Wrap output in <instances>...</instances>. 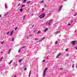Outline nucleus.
<instances>
[{"mask_svg": "<svg viewBox=\"0 0 77 77\" xmlns=\"http://www.w3.org/2000/svg\"><path fill=\"white\" fill-rule=\"evenodd\" d=\"M48 56H47V59H48Z\"/></svg>", "mask_w": 77, "mask_h": 77, "instance_id": "46", "label": "nucleus"}, {"mask_svg": "<svg viewBox=\"0 0 77 77\" xmlns=\"http://www.w3.org/2000/svg\"><path fill=\"white\" fill-rule=\"evenodd\" d=\"M69 56V54H67L66 55V57H68Z\"/></svg>", "mask_w": 77, "mask_h": 77, "instance_id": "37", "label": "nucleus"}, {"mask_svg": "<svg viewBox=\"0 0 77 77\" xmlns=\"http://www.w3.org/2000/svg\"><path fill=\"white\" fill-rule=\"evenodd\" d=\"M3 59V57H2L0 60V61H2V60Z\"/></svg>", "mask_w": 77, "mask_h": 77, "instance_id": "20", "label": "nucleus"}, {"mask_svg": "<svg viewBox=\"0 0 77 77\" xmlns=\"http://www.w3.org/2000/svg\"><path fill=\"white\" fill-rule=\"evenodd\" d=\"M26 39H28V38H26Z\"/></svg>", "mask_w": 77, "mask_h": 77, "instance_id": "56", "label": "nucleus"}, {"mask_svg": "<svg viewBox=\"0 0 77 77\" xmlns=\"http://www.w3.org/2000/svg\"><path fill=\"white\" fill-rule=\"evenodd\" d=\"M75 49H76V50H77V47L75 48Z\"/></svg>", "mask_w": 77, "mask_h": 77, "instance_id": "50", "label": "nucleus"}, {"mask_svg": "<svg viewBox=\"0 0 77 77\" xmlns=\"http://www.w3.org/2000/svg\"><path fill=\"white\" fill-rule=\"evenodd\" d=\"M37 40H39V38H35V41H37Z\"/></svg>", "mask_w": 77, "mask_h": 77, "instance_id": "18", "label": "nucleus"}, {"mask_svg": "<svg viewBox=\"0 0 77 77\" xmlns=\"http://www.w3.org/2000/svg\"><path fill=\"white\" fill-rule=\"evenodd\" d=\"M8 13H6L4 15L5 16H7V15H8Z\"/></svg>", "mask_w": 77, "mask_h": 77, "instance_id": "17", "label": "nucleus"}, {"mask_svg": "<svg viewBox=\"0 0 77 77\" xmlns=\"http://www.w3.org/2000/svg\"><path fill=\"white\" fill-rule=\"evenodd\" d=\"M76 31H77V30H75V31L74 32L75 33H76Z\"/></svg>", "mask_w": 77, "mask_h": 77, "instance_id": "44", "label": "nucleus"}, {"mask_svg": "<svg viewBox=\"0 0 77 77\" xmlns=\"http://www.w3.org/2000/svg\"><path fill=\"white\" fill-rule=\"evenodd\" d=\"M45 16V15L44 14V13H43L42 15H41L39 17L40 19H42V18H43Z\"/></svg>", "mask_w": 77, "mask_h": 77, "instance_id": "2", "label": "nucleus"}, {"mask_svg": "<svg viewBox=\"0 0 77 77\" xmlns=\"http://www.w3.org/2000/svg\"><path fill=\"white\" fill-rule=\"evenodd\" d=\"M14 32V30H13L11 32V34H10V35H12V34H13V33Z\"/></svg>", "mask_w": 77, "mask_h": 77, "instance_id": "7", "label": "nucleus"}, {"mask_svg": "<svg viewBox=\"0 0 77 77\" xmlns=\"http://www.w3.org/2000/svg\"><path fill=\"white\" fill-rule=\"evenodd\" d=\"M24 71H26V70H27V68H25L24 69Z\"/></svg>", "mask_w": 77, "mask_h": 77, "instance_id": "24", "label": "nucleus"}, {"mask_svg": "<svg viewBox=\"0 0 77 77\" xmlns=\"http://www.w3.org/2000/svg\"><path fill=\"white\" fill-rule=\"evenodd\" d=\"M34 26V25H32V27H33Z\"/></svg>", "mask_w": 77, "mask_h": 77, "instance_id": "52", "label": "nucleus"}, {"mask_svg": "<svg viewBox=\"0 0 77 77\" xmlns=\"http://www.w3.org/2000/svg\"><path fill=\"white\" fill-rule=\"evenodd\" d=\"M12 62H13V60H11L10 61V62H11V63H12Z\"/></svg>", "mask_w": 77, "mask_h": 77, "instance_id": "40", "label": "nucleus"}, {"mask_svg": "<svg viewBox=\"0 0 77 77\" xmlns=\"http://www.w3.org/2000/svg\"><path fill=\"white\" fill-rule=\"evenodd\" d=\"M64 1H66V0H64Z\"/></svg>", "mask_w": 77, "mask_h": 77, "instance_id": "54", "label": "nucleus"}, {"mask_svg": "<svg viewBox=\"0 0 77 77\" xmlns=\"http://www.w3.org/2000/svg\"><path fill=\"white\" fill-rule=\"evenodd\" d=\"M41 33V32L40 31H39L37 32V34H39V33Z\"/></svg>", "mask_w": 77, "mask_h": 77, "instance_id": "19", "label": "nucleus"}, {"mask_svg": "<svg viewBox=\"0 0 77 77\" xmlns=\"http://www.w3.org/2000/svg\"><path fill=\"white\" fill-rule=\"evenodd\" d=\"M11 63L10 62H9V65H10V64H11Z\"/></svg>", "mask_w": 77, "mask_h": 77, "instance_id": "43", "label": "nucleus"}, {"mask_svg": "<svg viewBox=\"0 0 77 77\" xmlns=\"http://www.w3.org/2000/svg\"><path fill=\"white\" fill-rule=\"evenodd\" d=\"M14 40V38H12V41H13Z\"/></svg>", "mask_w": 77, "mask_h": 77, "instance_id": "33", "label": "nucleus"}, {"mask_svg": "<svg viewBox=\"0 0 77 77\" xmlns=\"http://www.w3.org/2000/svg\"><path fill=\"white\" fill-rule=\"evenodd\" d=\"M75 41H73L71 42V43H72L73 45H75Z\"/></svg>", "mask_w": 77, "mask_h": 77, "instance_id": "6", "label": "nucleus"}, {"mask_svg": "<svg viewBox=\"0 0 77 77\" xmlns=\"http://www.w3.org/2000/svg\"><path fill=\"white\" fill-rule=\"evenodd\" d=\"M2 17V16L1 15H0V18L1 17Z\"/></svg>", "mask_w": 77, "mask_h": 77, "instance_id": "47", "label": "nucleus"}, {"mask_svg": "<svg viewBox=\"0 0 77 77\" xmlns=\"http://www.w3.org/2000/svg\"><path fill=\"white\" fill-rule=\"evenodd\" d=\"M20 12H22L23 11V8H21L20 10Z\"/></svg>", "mask_w": 77, "mask_h": 77, "instance_id": "11", "label": "nucleus"}, {"mask_svg": "<svg viewBox=\"0 0 77 77\" xmlns=\"http://www.w3.org/2000/svg\"><path fill=\"white\" fill-rule=\"evenodd\" d=\"M50 13H49V14H50Z\"/></svg>", "mask_w": 77, "mask_h": 77, "instance_id": "59", "label": "nucleus"}, {"mask_svg": "<svg viewBox=\"0 0 77 77\" xmlns=\"http://www.w3.org/2000/svg\"><path fill=\"white\" fill-rule=\"evenodd\" d=\"M42 11H44V8H42Z\"/></svg>", "mask_w": 77, "mask_h": 77, "instance_id": "38", "label": "nucleus"}, {"mask_svg": "<svg viewBox=\"0 0 77 77\" xmlns=\"http://www.w3.org/2000/svg\"><path fill=\"white\" fill-rule=\"evenodd\" d=\"M31 74V72L30 71L29 73V77L30 76V74Z\"/></svg>", "mask_w": 77, "mask_h": 77, "instance_id": "31", "label": "nucleus"}, {"mask_svg": "<svg viewBox=\"0 0 77 77\" xmlns=\"http://www.w3.org/2000/svg\"><path fill=\"white\" fill-rule=\"evenodd\" d=\"M20 51H21V49H20L18 51V52L19 53H20Z\"/></svg>", "mask_w": 77, "mask_h": 77, "instance_id": "15", "label": "nucleus"}, {"mask_svg": "<svg viewBox=\"0 0 77 77\" xmlns=\"http://www.w3.org/2000/svg\"><path fill=\"white\" fill-rule=\"evenodd\" d=\"M17 29H18V28H17V27H16L14 29L15 30H17Z\"/></svg>", "mask_w": 77, "mask_h": 77, "instance_id": "26", "label": "nucleus"}, {"mask_svg": "<svg viewBox=\"0 0 77 77\" xmlns=\"http://www.w3.org/2000/svg\"><path fill=\"white\" fill-rule=\"evenodd\" d=\"M47 30H48V28H46L45 29V32H46L47 31Z\"/></svg>", "mask_w": 77, "mask_h": 77, "instance_id": "8", "label": "nucleus"}, {"mask_svg": "<svg viewBox=\"0 0 77 77\" xmlns=\"http://www.w3.org/2000/svg\"><path fill=\"white\" fill-rule=\"evenodd\" d=\"M53 20V19H51L50 20H48L49 21V22H50L51 21H52Z\"/></svg>", "mask_w": 77, "mask_h": 77, "instance_id": "25", "label": "nucleus"}, {"mask_svg": "<svg viewBox=\"0 0 77 77\" xmlns=\"http://www.w3.org/2000/svg\"><path fill=\"white\" fill-rule=\"evenodd\" d=\"M27 2V0H24L23 1V3H26Z\"/></svg>", "mask_w": 77, "mask_h": 77, "instance_id": "12", "label": "nucleus"}, {"mask_svg": "<svg viewBox=\"0 0 77 77\" xmlns=\"http://www.w3.org/2000/svg\"><path fill=\"white\" fill-rule=\"evenodd\" d=\"M45 60H43V61H42V62H45Z\"/></svg>", "mask_w": 77, "mask_h": 77, "instance_id": "34", "label": "nucleus"}, {"mask_svg": "<svg viewBox=\"0 0 77 77\" xmlns=\"http://www.w3.org/2000/svg\"><path fill=\"white\" fill-rule=\"evenodd\" d=\"M1 53H3V51H1Z\"/></svg>", "mask_w": 77, "mask_h": 77, "instance_id": "53", "label": "nucleus"}, {"mask_svg": "<svg viewBox=\"0 0 77 77\" xmlns=\"http://www.w3.org/2000/svg\"><path fill=\"white\" fill-rule=\"evenodd\" d=\"M32 16H33V15H32Z\"/></svg>", "mask_w": 77, "mask_h": 77, "instance_id": "58", "label": "nucleus"}, {"mask_svg": "<svg viewBox=\"0 0 77 77\" xmlns=\"http://www.w3.org/2000/svg\"><path fill=\"white\" fill-rule=\"evenodd\" d=\"M44 6H45V7H46V8L47 7V5H45Z\"/></svg>", "mask_w": 77, "mask_h": 77, "instance_id": "35", "label": "nucleus"}, {"mask_svg": "<svg viewBox=\"0 0 77 77\" xmlns=\"http://www.w3.org/2000/svg\"><path fill=\"white\" fill-rule=\"evenodd\" d=\"M77 15V14H75L74 15V16H76Z\"/></svg>", "mask_w": 77, "mask_h": 77, "instance_id": "45", "label": "nucleus"}, {"mask_svg": "<svg viewBox=\"0 0 77 77\" xmlns=\"http://www.w3.org/2000/svg\"><path fill=\"white\" fill-rule=\"evenodd\" d=\"M74 66L73 65H72V68H74Z\"/></svg>", "mask_w": 77, "mask_h": 77, "instance_id": "42", "label": "nucleus"}, {"mask_svg": "<svg viewBox=\"0 0 77 77\" xmlns=\"http://www.w3.org/2000/svg\"><path fill=\"white\" fill-rule=\"evenodd\" d=\"M1 44H4V42H1Z\"/></svg>", "mask_w": 77, "mask_h": 77, "instance_id": "32", "label": "nucleus"}, {"mask_svg": "<svg viewBox=\"0 0 77 77\" xmlns=\"http://www.w3.org/2000/svg\"><path fill=\"white\" fill-rule=\"evenodd\" d=\"M57 43H58V41H56L55 42V44H57Z\"/></svg>", "mask_w": 77, "mask_h": 77, "instance_id": "16", "label": "nucleus"}, {"mask_svg": "<svg viewBox=\"0 0 77 77\" xmlns=\"http://www.w3.org/2000/svg\"><path fill=\"white\" fill-rule=\"evenodd\" d=\"M63 6V5H61L60 6V8L58 10L59 12H60V10H61L62 9V8Z\"/></svg>", "mask_w": 77, "mask_h": 77, "instance_id": "4", "label": "nucleus"}, {"mask_svg": "<svg viewBox=\"0 0 77 77\" xmlns=\"http://www.w3.org/2000/svg\"><path fill=\"white\" fill-rule=\"evenodd\" d=\"M21 60H19V62H21Z\"/></svg>", "mask_w": 77, "mask_h": 77, "instance_id": "27", "label": "nucleus"}, {"mask_svg": "<svg viewBox=\"0 0 77 77\" xmlns=\"http://www.w3.org/2000/svg\"><path fill=\"white\" fill-rule=\"evenodd\" d=\"M68 26H70L71 25V24L70 23V24H68Z\"/></svg>", "mask_w": 77, "mask_h": 77, "instance_id": "41", "label": "nucleus"}, {"mask_svg": "<svg viewBox=\"0 0 77 77\" xmlns=\"http://www.w3.org/2000/svg\"><path fill=\"white\" fill-rule=\"evenodd\" d=\"M11 49H9L8 54H10V52H11Z\"/></svg>", "mask_w": 77, "mask_h": 77, "instance_id": "10", "label": "nucleus"}, {"mask_svg": "<svg viewBox=\"0 0 77 77\" xmlns=\"http://www.w3.org/2000/svg\"><path fill=\"white\" fill-rule=\"evenodd\" d=\"M25 18V16H23V19Z\"/></svg>", "mask_w": 77, "mask_h": 77, "instance_id": "48", "label": "nucleus"}, {"mask_svg": "<svg viewBox=\"0 0 77 77\" xmlns=\"http://www.w3.org/2000/svg\"><path fill=\"white\" fill-rule=\"evenodd\" d=\"M20 6V4H19L18 5V6Z\"/></svg>", "mask_w": 77, "mask_h": 77, "instance_id": "39", "label": "nucleus"}, {"mask_svg": "<svg viewBox=\"0 0 77 77\" xmlns=\"http://www.w3.org/2000/svg\"><path fill=\"white\" fill-rule=\"evenodd\" d=\"M5 7L6 8H8V7L7 6V5L6 4H5Z\"/></svg>", "mask_w": 77, "mask_h": 77, "instance_id": "14", "label": "nucleus"}, {"mask_svg": "<svg viewBox=\"0 0 77 77\" xmlns=\"http://www.w3.org/2000/svg\"><path fill=\"white\" fill-rule=\"evenodd\" d=\"M60 69H61V70H63V68H60Z\"/></svg>", "mask_w": 77, "mask_h": 77, "instance_id": "36", "label": "nucleus"}, {"mask_svg": "<svg viewBox=\"0 0 77 77\" xmlns=\"http://www.w3.org/2000/svg\"><path fill=\"white\" fill-rule=\"evenodd\" d=\"M46 24H47V25H50V21L48 20L46 22Z\"/></svg>", "mask_w": 77, "mask_h": 77, "instance_id": "3", "label": "nucleus"}, {"mask_svg": "<svg viewBox=\"0 0 77 77\" xmlns=\"http://www.w3.org/2000/svg\"><path fill=\"white\" fill-rule=\"evenodd\" d=\"M17 76L16 75H15V76L14 77H16Z\"/></svg>", "mask_w": 77, "mask_h": 77, "instance_id": "49", "label": "nucleus"}, {"mask_svg": "<svg viewBox=\"0 0 77 77\" xmlns=\"http://www.w3.org/2000/svg\"><path fill=\"white\" fill-rule=\"evenodd\" d=\"M74 11V10H72V11Z\"/></svg>", "mask_w": 77, "mask_h": 77, "instance_id": "57", "label": "nucleus"}, {"mask_svg": "<svg viewBox=\"0 0 77 77\" xmlns=\"http://www.w3.org/2000/svg\"><path fill=\"white\" fill-rule=\"evenodd\" d=\"M47 69H48V68H46L45 69L43 72V77H45V72H46V71H47Z\"/></svg>", "mask_w": 77, "mask_h": 77, "instance_id": "1", "label": "nucleus"}, {"mask_svg": "<svg viewBox=\"0 0 77 77\" xmlns=\"http://www.w3.org/2000/svg\"><path fill=\"white\" fill-rule=\"evenodd\" d=\"M66 51H68V48H67L65 50Z\"/></svg>", "mask_w": 77, "mask_h": 77, "instance_id": "21", "label": "nucleus"}, {"mask_svg": "<svg viewBox=\"0 0 77 77\" xmlns=\"http://www.w3.org/2000/svg\"><path fill=\"white\" fill-rule=\"evenodd\" d=\"M76 68H77V66H76Z\"/></svg>", "mask_w": 77, "mask_h": 77, "instance_id": "55", "label": "nucleus"}, {"mask_svg": "<svg viewBox=\"0 0 77 77\" xmlns=\"http://www.w3.org/2000/svg\"><path fill=\"white\" fill-rule=\"evenodd\" d=\"M59 32H60V31H56L55 32V33H56V34H57L59 33Z\"/></svg>", "mask_w": 77, "mask_h": 77, "instance_id": "9", "label": "nucleus"}, {"mask_svg": "<svg viewBox=\"0 0 77 77\" xmlns=\"http://www.w3.org/2000/svg\"><path fill=\"white\" fill-rule=\"evenodd\" d=\"M45 39V37H43L42 38V40H44Z\"/></svg>", "mask_w": 77, "mask_h": 77, "instance_id": "23", "label": "nucleus"}, {"mask_svg": "<svg viewBox=\"0 0 77 77\" xmlns=\"http://www.w3.org/2000/svg\"><path fill=\"white\" fill-rule=\"evenodd\" d=\"M30 2V1H29L28 2H27L26 3L27 4H29V3Z\"/></svg>", "mask_w": 77, "mask_h": 77, "instance_id": "22", "label": "nucleus"}, {"mask_svg": "<svg viewBox=\"0 0 77 77\" xmlns=\"http://www.w3.org/2000/svg\"><path fill=\"white\" fill-rule=\"evenodd\" d=\"M41 40H40V41H39V42H41Z\"/></svg>", "mask_w": 77, "mask_h": 77, "instance_id": "51", "label": "nucleus"}, {"mask_svg": "<svg viewBox=\"0 0 77 77\" xmlns=\"http://www.w3.org/2000/svg\"><path fill=\"white\" fill-rule=\"evenodd\" d=\"M26 47V46H23L22 48H21V49H22V48H25Z\"/></svg>", "mask_w": 77, "mask_h": 77, "instance_id": "13", "label": "nucleus"}, {"mask_svg": "<svg viewBox=\"0 0 77 77\" xmlns=\"http://www.w3.org/2000/svg\"><path fill=\"white\" fill-rule=\"evenodd\" d=\"M62 54L61 53H59L58 55L56 57V58H59V57L60 56H61Z\"/></svg>", "mask_w": 77, "mask_h": 77, "instance_id": "5", "label": "nucleus"}, {"mask_svg": "<svg viewBox=\"0 0 77 77\" xmlns=\"http://www.w3.org/2000/svg\"><path fill=\"white\" fill-rule=\"evenodd\" d=\"M44 3V1L43 0H42L41 2V3Z\"/></svg>", "mask_w": 77, "mask_h": 77, "instance_id": "28", "label": "nucleus"}, {"mask_svg": "<svg viewBox=\"0 0 77 77\" xmlns=\"http://www.w3.org/2000/svg\"><path fill=\"white\" fill-rule=\"evenodd\" d=\"M24 5H22L21 8H23V7H24Z\"/></svg>", "mask_w": 77, "mask_h": 77, "instance_id": "29", "label": "nucleus"}, {"mask_svg": "<svg viewBox=\"0 0 77 77\" xmlns=\"http://www.w3.org/2000/svg\"><path fill=\"white\" fill-rule=\"evenodd\" d=\"M9 33V32H8L6 33V35H8Z\"/></svg>", "mask_w": 77, "mask_h": 77, "instance_id": "30", "label": "nucleus"}]
</instances>
